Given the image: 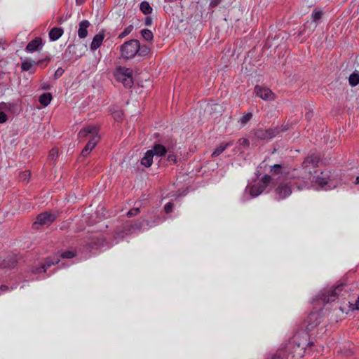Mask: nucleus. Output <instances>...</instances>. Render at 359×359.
<instances>
[{
	"mask_svg": "<svg viewBox=\"0 0 359 359\" xmlns=\"http://www.w3.org/2000/svg\"><path fill=\"white\" fill-rule=\"evenodd\" d=\"M79 137L90 139L81 153L83 156H86L93 149L100 140L98 128L95 126H88L79 132Z\"/></svg>",
	"mask_w": 359,
	"mask_h": 359,
	"instance_id": "obj_1",
	"label": "nucleus"
},
{
	"mask_svg": "<svg viewBox=\"0 0 359 359\" xmlns=\"http://www.w3.org/2000/svg\"><path fill=\"white\" fill-rule=\"evenodd\" d=\"M119 49L122 57L127 60L133 58L138 53L140 55H143L148 52L147 48L141 50L140 42L135 39L125 42Z\"/></svg>",
	"mask_w": 359,
	"mask_h": 359,
	"instance_id": "obj_2",
	"label": "nucleus"
},
{
	"mask_svg": "<svg viewBox=\"0 0 359 359\" xmlns=\"http://www.w3.org/2000/svg\"><path fill=\"white\" fill-rule=\"evenodd\" d=\"M133 72L125 67H118L116 69L114 76L117 81L121 82L126 87H131L133 83Z\"/></svg>",
	"mask_w": 359,
	"mask_h": 359,
	"instance_id": "obj_3",
	"label": "nucleus"
},
{
	"mask_svg": "<svg viewBox=\"0 0 359 359\" xmlns=\"http://www.w3.org/2000/svg\"><path fill=\"white\" fill-rule=\"evenodd\" d=\"M290 184V182H283L277 184L274 190L276 199L283 200L291 195L292 189Z\"/></svg>",
	"mask_w": 359,
	"mask_h": 359,
	"instance_id": "obj_4",
	"label": "nucleus"
},
{
	"mask_svg": "<svg viewBox=\"0 0 359 359\" xmlns=\"http://www.w3.org/2000/svg\"><path fill=\"white\" fill-rule=\"evenodd\" d=\"M255 93L257 97L266 101H273L276 98V94L271 89L260 86L255 87Z\"/></svg>",
	"mask_w": 359,
	"mask_h": 359,
	"instance_id": "obj_5",
	"label": "nucleus"
},
{
	"mask_svg": "<svg viewBox=\"0 0 359 359\" xmlns=\"http://www.w3.org/2000/svg\"><path fill=\"white\" fill-rule=\"evenodd\" d=\"M55 215L46 212L38 215L36 220L34 222L33 225L36 228H38L39 226H48L55 219Z\"/></svg>",
	"mask_w": 359,
	"mask_h": 359,
	"instance_id": "obj_6",
	"label": "nucleus"
},
{
	"mask_svg": "<svg viewBox=\"0 0 359 359\" xmlns=\"http://www.w3.org/2000/svg\"><path fill=\"white\" fill-rule=\"evenodd\" d=\"M342 285L336 287H330L324 290L323 293V299L326 302L334 301L341 292Z\"/></svg>",
	"mask_w": 359,
	"mask_h": 359,
	"instance_id": "obj_7",
	"label": "nucleus"
},
{
	"mask_svg": "<svg viewBox=\"0 0 359 359\" xmlns=\"http://www.w3.org/2000/svg\"><path fill=\"white\" fill-rule=\"evenodd\" d=\"M277 134V131L275 129L269 128V129H259L255 132V136L258 139L261 140H270L275 137Z\"/></svg>",
	"mask_w": 359,
	"mask_h": 359,
	"instance_id": "obj_8",
	"label": "nucleus"
},
{
	"mask_svg": "<svg viewBox=\"0 0 359 359\" xmlns=\"http://www.w3.org/2000/svg\"><path fill=\"white\" fill-rule=\"evenodd\" d=\"M331 181L332 180L329 173L325 172H320V175L317 176L316 178V182L321 187L328 184L329 187L330 188L332 185L331 184Z\"/></svg>",
	"mask_w": 359,
	"mask_h": 359,
	"instance_id": "obj_9",
	"label": "nucleus"
},
{
	"mask_svg": "<svg viewBox=\"0 0 359 359\" xmlns=\"http://www.w3.org/2000/svg\"><path fill=\"white\" fill-rule=\"evenodd\" d=\"M89 26H90V22L86 20H82L79 23V30H78V36L79 38L84 39L87 36V35H88L87 29L89 27Z\"/></svg>",
	"mask_w": 359,
	"mask_h": 359,
	"instance_id": "obj_10",
	"label": "nucleus"
},
{
	"mask_svg": "<svg viewBox=\"0 0 359 359\" xmlns=\"http://www.w3.org/2000/svg\"><path fill=\"white\" fill-rule=\"evenodd\" d=\"M104 39V33L102 32L96 34L91 42L90 49L93 50L97 49L102 45Z\"/></svg>",
	"mask_w": 359,
	"mask_h": 359,
	"instance_id": "obj_11",
	"label": "nucleus"
},
{
	"mask_svg": "<svg viewBox=\"0 0 359 359\" xmlns=\"http://www.w3.org/2000/svg\"><path fill=\"white\" fill-rule=\"evenodd\" d=\"M42 46V39L40 37H37L34 40L31 41L26 47L27 52L32 53L36 50L40 46Z\"/></svg>",
	"mask_w": 359,
	"mask_h": 359,
	"instance_id": "obj_12",
	"label": "nucleus"
},
{
	"mask_svg": "<svg viewBox=\"0 0 359 359\" xmlns=\"http://www.w3.org/2000/svg\"><path fill=\"white\" fill-rule=\"evenodd\" d=\"M150 151L157 157L163 156L167 153L165 147L160 144H156Z\"/></svg>",
	"mask_w": 359,
	"mask_h": 359,
	"instance_id": "obj_13",
	"label": "nucleus"
},
{
	"mask_svg": "<svg viewBox=\"0 0 359 359\" xmlns=\"http://www.w3.org/2000/svg\"><path fill=\"white\" fill-rule=\"evenodd\" d=\"M154 154L148 150L141 160V163L145 167H150L153 163Z\"/></svg>",
	"mask_w": 359,
	"mask_h": 359,
	"instance_id": "obj_14",
	"label": "nucleus"
},
{
	"mask_svg": "<svg viewBox=\"0 0 359 359\" xmlns=\"http://www.w3.org/2000/svg\"><path fill=\"white\" fill-rule=\"evenodd\" d=\"M64 31L60 27H53L49 32V38L50 41H56L63 34Z\"/></svg>",
	"mask_w": 359,
	"mask_h": 359,
	"instance_id": "obj_15",
	"label": "nucleus"
},
{
	"mask_svg": "<svg viewBox=\"0 0 359 359\" xmlns=\"http://www.w3.org/2000/svg\"><path fill=\"white\" fill-rule=\"evenodd\" d=\"M265 189L264 186H263L261 183L258 182L253 184L250 189V193L252 196H257L260 194H262Z\"/></svg>",
	"mask_w": 359,
	"mask_h": 359,
	"instance_id": "obj_16",
	"label": "nucleus"
},
{
	"mask_svg": "<svg viewBox=\"0 0 359 359\" xmlns=\"http://www.w3.org/2000/svg\"><path fill=\"white\" fill-rule=\"evenodd\" d=\"M52 100V95L49 93H43L39 97V102L44 107L48 106Z\"/></svg>",
	"mask_w": 359,
	"mask_h": 359,
	"instance_id": "obj_17",
	"label": "nucleus"
},
{
	"mask_svg": "<svg viewBox=\"0 0 359 359\" xmlns=\"http://www.w3.org/2000/svg\"><path fill=\"white\" fill-rule=\"evenodd\" d=\"M229 146V143L222 144L219 147H217L212 152V156L217 157L220 155Z\"/></svg>",
	"mask_w": 359,
	"mask_h": 359,
	"instance_id": "obj_18",
	"label": "nucleus"
},
{
	"mask_svg": "<svg viewBox=\"0 0 359 359\" xmlns=\"http://www.w3.org/2000/svg\"><path fill=\"white\" fill-rule=\"evenodd\" d=\"M349 83L351 86H355L359 84V74L353 72L348 78Z\"/></svg>",
	"mask_w": 359,
	"mask_h": 359,
	"instance_id": "obj_19",
	"label": "nucleus"
},
{
	"mask_svg": "<svg viewBox=\"0 0 359 359\" xmlns=\"http://www.w3.org/2000/svg\"><path fill=\"white\" fill-rule=\"evenodd\" d=\"M59 262L58 259H55L54 261L50 262L47 261L45 264H42L40 269H36V271H34V273H40L41 271L45 272L46 270V268L50 267L51 265L57 263Z\"/></svg>",
	"mask_w": 359,
	"mask_h": 359,
	"instance_id": "obj_20",
	"label": "nucleus"
},
{
	"mask_svg": "<svg viewBox=\"0 0 359 359\" xmlns=\"http://www.w3.org/2000/svg\"><path fill=\"white\" fill-rule=\"evenodd\" d=\"M140 10L144 14H150L152 12V8L147 1H143L140 4Z\"/></svg>",
	"mask_w": 359,
	"mask_h": 359,
	"instance_id": "obj_21",
	"label": "nucleus"
},
{
	"mask_svg": "<svg viewBox=\"0 0 359 359\" xmlns=\"http://www.w3.org/2000/svg\"><path fill=\"white\" fill-rule=\"evenodd\" d=\"M142 35L143 38L148 41H151L154 37L153 33L147 29H144L142 30Z\"/></svg>",
	"mask_w": 359,
	"mask_h": 359,
	"instance_id": "obj_22",
	"label": "nucleus"
},
{
	"mask_svg": "<svg viewBox=\"0 0 359 359\" xmlns=\"http://www.w3.org/2000/svg\"><path fill=\"white\" fill-rule=\"evenodd\" d=\"M34 61L25 60L22 62V69L23 71H29L33 67Z\"/></svg>",
	"mask_w": 359,
	"mask_h": 359,
	"instance_id": "obj_23",
	"label": "nucleus"
},
{
	"mask_svg": "<svg viewBox=\"0 0 359 359\" xmlns=\"http://www.w3.org/2000/svg\"><path fill=\"white\" fill-rule=\"evenodd\" d=\"M76 256V252L74 250H67L60 254L62 258L71 259Z\"/></svg>",
	"mask_w": 359,
	"mask_h": 359,
	"instance_id": "obj_24",
	"label": "nucleus"
},
{
	"mask_svg": "<svg viewBox=\"0 0 359 359\" xmlns=\"http://www.w3.org/2000/svg\"><path fill=\"white\" fill-rule=\"evenodd\" d=\"M133 29V25H129L125 28V29L118 35L119 39H123L128 35Z\"/></svg>",
	"mask_w": 359,
	"mask_h": 359,
	"instance_id": "obj_25",
	"label": "nucleus"
},
{
	"mask_svg": "<svg viewBox=\"0 0 359 359\" xmlns=\"http://www.w3.org/2000/svg\"><path fill=\"white\" fill-rule=\"evenodd\" d=\"M281 165L279 164H275L273 166L271 167V172H272L274 175L280 174L281 172Z\"/></svg>",
	"mask_w": 359,
	"mask_h": 359,
	"instance_id": "obj_26",
	"label": "nucleus"
},
{
	"mask_svg": "<svg viewBox=\"0 0 359 359\" xmlns=\"http://www.w3.org/2000/svg\"><path fill=\"white\" fill-rule=\"evenodd\" d=\"M252 116L251 113H247L244 114L240 119V121L242 124H245L248 121H249Z\"/></svg>",
	"mask_w": 359,
	"mask_h": 359,
	"instance_id": "obj_27",
	"label": "nucleus"
},
{
	"mask_svg": "<svg viewBox=\"0 0 359 359\" xmlns=\"http://www.w3.org/2000/svg\"><path fill=\"white\" fill-rule=\"evenodd\" d=\"M322 12L320 11H314L312 13V18L314 21L319 20L322 17Z\"/></svg>",
	"mask_w": 359,
	"mask_h": 359,
	"instance_id": "obj_28",
	"label": "nucleus"
},
{
	"mask_svg": "<svg viewBox=\"0 0 359 359\" xmlns=\"http://www.w3.org/2000/svg\"><path fill=\"white\" fill-rule=\"evenodd\" d=\"M30 177V172L27 170L20 174V178L23 181H28Z\"/></svg>",
	"mask_w": 359,
	"mask_h": 359,
	"instance_id": "obj_29",
	"label": "nucleus"
},
{
	"mask_svg": "<svg viewBox=\"0 0 359 359\" xmlns=\"http://www.w3.org/2000/svg\"><path fill=\"white\" fill-rule=\"evenodd\" d=\"M271 180V177L269 175H264L262 179V182H260L263 186H264V188L267 186L268 184L270 183Z\"/></svg>",
	"mask_w": 359,
	"mask_h": 359,
	"instance_id": "obj_30",
	"label": "nucleus"
},
{
	"mask_svg": "<svg viewBox=\"0 0 359 359\" xmlns=\"http://www.w3.org/2000/svg\"><path fill=\"white\" fill-rule=\"evenodd\" d=\"M140 212L139 208H133L129 210L127 213V216L129 217L137 215Z\"/></svg>",
	"mask_w": 359,
	"mask_h": 359,
	"instance_id": "obj_31",
	"label": "nucleus"
},
{
	"mask_svg": "<svg viewBox=\"0 0 359 359\" xmlns=\"http://www.w3.org/2000/svg\"><path fill=\"white\" fill-rule=\"evenodd\" d=\"M167 160H168V161L171 162L174 164H175L177 163V157L173 154H170L167 157Z\"/></svg>",
	"mask_w": 359,
	"mask_h": 359,
	"instance_id": "obj_32",
	"label": "nucleus"
},
{
	"mask_svg": "<svg viewBox=\"0 0 359 359\" xmlns=\"http://www.w3.org/2000/svg\"><path fill=\"white\" fill-rule=\"evenodd\" d=\"M172 203H168L165 207H164V210H165V212L166 213H170V212H172Z\"/></svg>",
	"mask_w": 359,
	"mask_h": 359,
	"instance_id": "obj_33",
	"label": "nucleus"
},
{
	"mask_svg": "<svg viewBox=\"0 0 359 359\" xmlns=\"http://www.w3.org/2000/svg\"><path fill=\"white\" fill-rule=\"evenodd\" d=\"M7 120V116L4 113L0 111V123L6 122Z\"/></svg>",
	"mask_w": 359,
	"mask_h": 359,
	"instance_id": "obj_34",
	"label": "nucleus"
},
{
	"mask_svg": "<svg viewBox=\"0 0 359 359\" xmlns=\"http://www.w3.org/2000/svg\"><path fill=\"white\" fill-rule=\"evenodd\" d=\"M57 155V149H53L50 152V156H51L53 158L55 156Z\"/></svg>",
	"mask_w": 359,
	"mask_h": 359,
	"instance_id": "obj_35",
	"label": "nucleus"
},
{
	"mask_svg": "<svg viewBox=\"0 0 359 359\" xmlns=\"http://www.w3.org/2000/svg\"><path fill=\"white\" fill-rule=\"evenodd\" d=\"M297 187L299 190H301V189H303L304 188L306 187V184L305 183H303V184L297 183Z\"/></svg>",
	"mask_w": 359,
	"mask_h": 359,
	"instance_id": "obj_36",
	"label": "nucleus"
},
{
	"mask_svg": "<svg viewBox=\"0 0 359 359\" xmlns=\"http://www.w3.org/2000/svg\"><path fill=\"white\" fill-rule=\"evenodd\" d=\"M352 309H358L359 310V297L358 298V300L356 301L355 304L352 307Z\"/></svg>",
	"mask_w": 359,
	"mask_h": 359,
	"instance_id": "obj_37",
	"label": "nucleus"
},
{
	"mask_svg": "<svg viewBox=\"0 0 359 359\" xmlns=\"http://www.w3.org/2000/svg\"><path fill=\"white\" fill-rule=\"evenodd\" d=\"M219 4V0H213L211 1L210 5L212 6H216Z\"/></svg>",
	"mask_w": 359,
	"mask_h": 359,
	"instance_id": "obj_38",
	"label": "nucleus"
},
{
	"mask_svg": "<svg viewBox=\"0 0 359 359\" xmlns=\"http://www.w3.org/2000/svg\"><path fill=\"white\" fill-rule=\"evenodd\" d=\"M241 141L242 142L241 144H248V141L246 139H241Z\"/></svg>",
	"mask_w": 359,
	"mask_h": 359,
	"instance_id": "obj_39",
	"label": "nucleus"
},
{
	"mask_svg": "<svg viewBox=\"0 0 359 359\" xmlns=\"http://www.w3.org/2000/svg\"><path fill=\"white\" fill-rule=\"evenodd\" d=\"M355 184H359V177H358L355 180Z\"/></svg>",
	"mask_w": 359,
	"mask_h": 359,
	"instance_id": "obj_40",
	"label": "nucleus"
},
{
	"mask_svg": "<svg viewBox=\"0 0 359 359\" xmlns=\"http://www.w3.org/2000/svg\"><path fill=\"white\" fill-rule=\"evenodd\" d=\"M309 161H310V157L306 158V160L304 162V163H306L309 162Z\"/></svg>",
	"mask_w": 359,
	"mask_h": 359,
	"instance_id": "obj_41",
	"label": "nucleus"
},
{
	"mask_svg": "<svg viewBox=\"0 0 359 359\" xmlns=\"http://www.w3.org/2000/svg\"><path fill=\"white\" fill-rule=\"evenodd\" d=\"M4 104H5L4 103H1L0 107H1V109L3 108V106H4Z\"/></svg>",
	"mask_w": 359,
	"mask_h": 359,
	"instance_id": "obj_42",
	"label": "nucleus"
}]
</instances>
